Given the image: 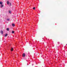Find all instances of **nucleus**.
I'll return each mask as SVG.
<instances>
[{
	"mask_svg": "<svg viewBox=\"0 0 67 67\" xmlns=\"http://www.w3.org/2000/svg\"><path fill=\"white\" fill-rule=\"evenodd\" d=\"M58 44H59V42H58Z\"/></svg>",
	"mask_w": 67,
	"mask_h": 67,
	"instance_id": "15",
	"label": "nucleus"
},
{
	"mask_svg": "<svg viewBox=\"0 0 67 67\" xmlns=\"http://www.w3.org/2000/svg\"><path fill=\"white\" fill-rule=\"evenodd\" d=\"M27 64L28 65V64Z\"/></svg>",
	"mask_w": 67,
	"mask_h": 67,
	"instance_id": "16",
	"label": "nucleus"
},
{
	"mask_svg": "<svg viewBox=\"0 0 67 67\" xmlns=\"http://www.w3.org/2000/svg\"><path fill=\"white\" fill-rule=\"evenodd\" d=\"M10 6H11V4L10 3Z\"/></svg>",
	"mask_w": 67,
	"mask_h": 67,
	"instance_id": "14",
	"label": "nucleus"
},
{
	"mask_svg": "<svg viewBox=\"0 0 67 67\" xmlns=\"http://www.w3.org/2000/svg\"><path fill=\"white\" fill-rule=\"evenodd\" d=\"M9 13H10H10H11V11L10 10H9Z\"/></svg>",
	"mask_w": 67,
	"mask_h": 67,
	"instance_id": "4",
	"label": "nucleus"
},
{
	"mask_svg": "<svg viewBox=\"0 0 67 67\" xmlns=\"http://www.w3.org/2000/svg\"><path fill=\"white\" fill-rule=\"evenodd\" d=\"M13 48H12L11 49V51H13Z\"/></svg>",
	"mask_w": 67,
	"mask_h": 67,
	"instance_id": "11",
	"label": "nucleus"
},
{
	"mask_svg": "<svg viewBox=\"0 0 67 67\" xmlns=\"http://www.w3.org/2000/svg\"><path fill=\"white\" fill-rule=\"evenodd\" d=\"M25 54L23 53V57H25Z\"/></svg>",
	"mask_w": 67,
	"mask_h": 67,
	"instance_id": "1",
	"label": "nucleus"
},
{
	"mask_svg": "<svg viewBox=\"0 0 67 67\" xmlns=\"http://www.w3.org/2000/svg\"><path fill=\"white\" fill-rule=\"evenodd\" d=\"M7 35H8V34H5V37H6Z\"/></svg>",
	"mask_w": 67,
	"mask_h": 67,
	"instance_id": "9",
	"label": "nucleus"
},
{
	"mask_svg": "<svg viewBox=\"0 0 67 67\" xmlns=\"http://www.w3.org/2000/svg\"><path fill=\"white\" fill-rule=\"evenodd\" d=\"M7 21H9L10 20V19H7Z\"/></svg>",
	"mask_w": 67,
	"mask_h": 67,
	"instance_id": "12",
	"label": "nucleus"
},
{
	"mask_svg": "<svg viewBox=\"0 0 67 67\" xmlns=\"http://www.w3.org/2000/svg\"><path fill=\"white\" fill-rule=\"evenodd\" d=\"M1 8H2V7H3V5L2 4L1 5Z\"/></svg>",
	"mask_w": 67,
	"mask_h": 67,
	"instance_id": "6",
	"label": "nucleus"
},
{
	"mask_svg": "<svg viewBox=\"0 0 67 67\" xmlns=\"http://www.w3.org/2000/svg\"><path fill=\"white\" fill-rule=\"evenodd\" d=\"M14 33V31H12V33Z\"/></svg>",
	"mask_w": 67,
	"mask_h": 67,
	"instance_id": "10",
	"label": "nucleus"
},
{
	"mask_svg": "<svg viewBox=\"0 0 67 67\" xmlns=\"http://www.w3.org/2000/svg\"><path fill=\"white\" fill-rule=\"evenodd\" d=\"M7 31H9V28H7Z\"/></svg>",
	"mask_w": 67,
	"mask_h": 67,
	"instance_id": "8",
	"label": "nucleus"
},
{
	"mask_svg": "<svg viewBox=\"0 0 67 67\" xmlns=\"http://www.w3.org/2000/svg\"><path fill=\"white\" fill-rule=\"evenodd\" d=\"M33 9H34V10H35V8L34 7V8H33Z\"/></svg>",
	"mask_w": 67,
	"mask_h": 67,
	"instance_id": "13",
	"label": "nucleus"
},
{
	"mask_svg": "<svg viewBox=\"0 0 67 67\" xmlns=\"http://www.w3.org/2000/svg\"><path fill=\"white\" fill-rule=\"evenodd\" d=\"M7 4H9V2L8 1L7 2Z\"/></svg>",
	"mask_w": 67,
	"mask_h": 67,
	"instance_id": "7",
	"label": "nucleus"
},
{
	"mask_svg": "<svg viewBox=\"0 0 67 67\" xmlns=\"http://www.w3.org/2000/svg\"><path fill=\"white\" fill-rule=\"evenodd\" d=\"M3 3L2 2H0V4H2Z\"/></svg>",
	"mask_w": 67,
	"mask_h": 67,
	"instance_id": "2",
	"label": "nucleus"
},
{
	"mask_svg": "<svg viewBox=\"0 0 67 67\" xmlns=\"http://www.w3.org/2000/svg\"><path fill=\"white\" fill-rule=\"evenodd\" d=\"M12 26H15V25H14V24H12Z\"/></svg>",
	"mask_w": 67,
	"mask_h": 67,
	"instance_id": "5",
	"label": "nucleus"
},
{
	"mask_svg": "<svg viewBox=\"0 0 67 67\" xmlns=\"http://www.w3.org/2000/svg\"><path fill=\"white\" fill-rule=\"evenodd\" d=\"M1 34H3V31H1Z\"/></svg>",
	"mask_w": 67,
	"mask_h": 67,
	"instance_id": "3",
	"label": "nucleus"
}]
</instances>
